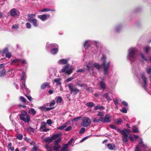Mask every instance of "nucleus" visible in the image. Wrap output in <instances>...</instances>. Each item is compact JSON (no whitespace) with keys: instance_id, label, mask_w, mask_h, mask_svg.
I'll return each mask as SVG.
<instances>
[{"instance_id":"5","label":"nucleus","mask_w":151,"mask_h":151,"mask_svg":"<svg viewBox=\"0 0 151 151\" xmlns=\"http://www.w3.org/2000/svg\"><path fill=\"white\" fill-rule=\"evenodd\" d=\"M70 65L68 64L66 65L63 67V68L60 71V72H65L66 74L70 75L73 72L74 67L73 66H71L70 68L68 69Z\"/></svg>"},{"instance_id":"16","label":"nucleus","mask_w":151,"mask_h":151,"mask_svg":"<svg viewBox=\"0 0 151 151\" xmlns=\"http://www.w3.org/2000/svg\"><path fill=\"white\" fill-rule=\"evenodd\" d=\"M58 45L57 44H50L47 45V46H46V49H48V48H58Z\"/></svg>"},{"instance_id":"23","label":"nucleus","mask_w":151,"mask_h":151,"mask_svg":"<svg viewBox=\"0 0 151 151\" xmlns=\"http://www.w3.org/2000/svg\"><path fill=\"white\" fill-rule=\"evenodd\" d=\"M120 132L121 134L123 135V136H128V133L126 129H125L122 130H121Z\"/></svg>"},{"instance_id":"4","label":"nucleus","mask_w":151,"mask_h":151,"mask_svg":"<svg viewBox=\"0 0 151 151\" xmlns=\"http://www.w3.org/2000/svg\"><path fill=\"white\" fill-rule=\"evenodd\" d=\"M20 119L25 122H29L30 120V115L27 114V112L25 111H22L21 114L18 115Z\"/></svg>"},{"instance_id":"28","label":"nucleus","mask_w":151,"mask_h":151,"mask_svg":"<svg viewBox=\"0 0 151 151\" xmlns=\"http://www.w3.org/2000/svg\"><path fill=\"white\" fill-rule=\"evenodd\" d=\"M151 47L148 46L145 47L144 50L146 53L147 54L148 53L149 51L150 50Z\"/></svg>"},{"instance_id":"6","label":"nucleus","mask_w":151,"mask_h":151,"mask_svg":"<svg viewBox=\"0 0 151 151\" xmlns=\"http://www.w3.org/2000/svg\"><path fill=\"white\" fill-rule=\"evenodd\" d=\"M71 94L73 93L74 95H76L80 91V90L74 87L73 83H70L68 85Z\"/></svg>"},{"instance_id":"3","label":"nucleus","mask_w":151,"mask_h":151,"mask_svg":"<svg viewBox=\"0 0 151 151\" xmlns=\"http://www.w3.org/2000/svg\"><path fill=\"white\" fill-rule=\"evenodd\" d=\"M86 67L87 70L89 71L91 74H93L94 72V68H95L98 69H100L101 68V65L99 63H95L93 64L91 62L89 63L87 65Z\"/></svg>"},{"instance_id":"35","label":"nucleus","mask_w":151,"mask_h":151,"mask_svg":"<svg viewBox=\"0 0 151 151\" xmlns=\"http://www.w3.org/2000/svg\"><path fill=\"white\" fill-rule=\"evenodd\" d=\"M6 70L3 69L1 71H0V77H3L5 75Z\"/></svg>"},{"instance_id":"31","label":"nucleus","mask_w":151,"mask_h":151,"mask_svg":"<svg viewBox=\"0 0 151 151\" xmlns=\"http://www.w3.org/2000/svg\"><path fill=\"white\" fill-rule=\"evenodd\" d=\"M26 130L29 133H31L34 132V129L30 127H29L26 129Z\"/></svg>"},{"instance_id":"9","label":"nucleus","mask_w":151,"mask_h":151,"mask_svg":"<svg viewBox=\"0 0 151 151\" xmlns=\"http://www.w3.org/2000/svg\"><path fill=\"white\" fill-rule=\"evenodd\" d=\"M111 117L109 114H106L105 117H99V120L104 123H108L110 122Z\"/></svg>"},{"instance_id":"30","label":"nucleus","mask_w":151,"mask_h":151,"mask_svg":"<svg viewBox=\"0 0 151 151\" xmlns=\"http://www.w3.org/2000/svg\"><path fill=\"white\" fill-rule=\"evenodd\" d=\"M61 80V79L60 78H58L55 79L54 81L56 83V84L57 85H60L61 84L60 81Z\"/></svg>"},{"instance_id":"1","label":"nucleus","mask_w":151,"mask_h":151,"mask_svg":"<svg viewBox=\"0 0 151 151\" xmlns=\"http://www.w3.org/2000/svg\"><path fill=\"white\" fill-rule=\"evenodd\" d=\"M137 51V49L134 47H132L128 49L127 59L130 63L133 62L136 60Z\"/></svg>"},{"instance_id":"13","label":"nucleus","mask_w":151,"mask_h":151,"mask_svg":"<svg viewBox=\"0 0 151 151\" xmlns=\"http://www.w3.org/2000/svg\"><path fill=\"white\" fill-rule=\"evenodd\" d=\"M38 17L42 21L50 18V16L49 14H43L38 16Z\"/></svg>"},{"instance_id":"32","label":"nucleus","mask_w":151,"mask_h":151,"mask_svg":"<svg viewBox=\"0 0 151 151\" xmlns=\"http://www.w3.org/2000/svg\"><path fill=\"white\" fill-rule=\"evenodd\" d=\"M61 134H62L61 133H59L58 134H57L55 135H54L53 136H52V137L53 140L56 139V138H58L59 136H61Z\"/></svg>"},{"instance_id":"38","label":"nucleus","mask_w":151,"mask_h":151,"mask_svg":"<svg viewBox=\"0 0 151 151\" xmlns=\"http://www.w3.org/2000/svg\"><path fill=\"white\" fill-rule=\"evenodd\" d=\"M122 27L120 25H118L115 28V31L117 32H119L121 29Z\"/></svg>"},{"instance_id":"37","label":"nucleus","mask_w":151,"mask_h":151,"mask_svg":"<svg viewBox=\"0 0 151 151\" xmlns=\"http://www.w3.org/2000/svg\"><path fill=\"white\" fill-rule=\"evenodd\" d=\"M86 105L89 107H92L94 106L95 104L92 102H89L87 103Z\"/></svg>"},{"instance_id":"40","label":"nucleus","mask_w":151,"mask_h":151,"mask_svg":"<svg viewBox=\"0 0 151 151\" xmlns=\"http://www.w3.org/2000/svg\"><path fill=\"white\" fill-rule=\"evenodd\" d=\"M62 99L60 96H58L57 99L56 103H60L62 101Z\"/></svg>"},{"instance_id":"59","label":"nucleus","mask_w":151,"mask_h":151,"mask_svg":"<svg viewBox=\"0 0 151 151\" xmlns=\"http://www.w3.org/2000/svg\"><path fill=\"white\" fill-rule=\"evenodd\" d=\"M85 130V129L84 127H82L80 129L79 132L80 134H82L84 132Z\"/></svg>"},{"instance_id":"41","label":"nucleus","mask_w":151,"mask_h":151,"mask_svg":"<svg viewBox=\"0 0 151 151\" xmlns=\"http://www.w3.org/2000/svg\"><path fill=\"white\" fill-rule=\"evenodd\" d=\"M47 125V123L45 122H42L40 127V129L44 128Z\"/></svg>"},{"instance_id":"47","label":"nucleus","mask_w":151,"mask_h":151,"mask_svg":"<svg viewBox=\"0 0 151 151\" xmlns=\"http://www.w3.org/2000/svg\"><path fill=\"white\" fill-rule=\"evenodd\" d=\"M66 127V125L64 124L58 128V129L60 130H63Z\"/></svg>"},{"instance_id":"27","label":"nucleus","mask_w":151,"mask_h":151,"mask_svg":"<svg viewBox=\"0 0 151 151\" xmlns=\"http://www.w3.org/2000/svg\"><path fill=\"white\" fill-rule=\"evenodd\" d=\"M68 146L67 145L64 144L61 148V151H68Z\"/></svg>"},{"instance_id":"26","label":"nucleus","mask_w":151,"mask_h":151,"mask_svg":"<svg viewBox=\"0 0 151 151\" xmlns=\"http://www.w3.org/2000/svg\"><path fill=\"white\" fill-rule=\"evenodd\" d=\"M54 149L55 150L57 151L59 149L60 146V145H58V143H56L55 142H54Z\"/></svg>"},{"instance_id":"17","label":"nucleus","mask_w":151,"mask_h":151,"mask_svg":"<svg viewBox=\"0 0 151 151\" xmlns=\"http://www.w3.org/2000/svg\"><path fill=\"white\" fill-rule=\"evenodd\" d=\"M140 55L142 58L145 61L149 62V61L151 62V55L149 56V59H147L142 53L140 54Z\"/></svg>"},{"instance_id":"45","label":"nucleus","mask_w":151,"mask_h":151,"mask_svg":"<svg viewBox=\"0 0 151 151\" xmlns=\"http://www.w3.org/2000/svg\"><path fill=\"white\" fill-rule=\"evenodd\" d=\"M100 86L101 88L103 89H104L105 88L106 84L104 82L101 81L100 83Z\"/></svg>"},{"instance_id":"36","label":"nucleus","mask_w":151,"mask_h":151,"mask_svg":"<svg viewBox=\"0 0 151 151\" xmlns=\"http://www.w3.org/2000/svg\"><path fill=\"white\" fill-rule=\"evenodd\" d=\"M53 140L52 137H48L46 138L45 139V141L46 142H49L50 143Z\"/></svg>"},{"instance_id":"49","label":"nucleus","mask_w":151,"mask_h":151,"mask_svg":"<svg viewBox=\"0 0 151 151\" xmlns=\"http://www.w3.org/2000/svg\"><path fill=\"white\" fill-rule=\"evenodd\" d=\"M133 132H134L136 133L138 131V130L137 127L135 126H133L132 128Z\"/></svg>"},{"instance_id":"54","label":"nucleus","mask_w":151,"mask_h":151,"mask_svg":"<svg viewBox=\"0 0 151 151\" xmlns=\"http://www.w3.org/2000/svg\"><path fill=\"white\" fill-rule=\"evenodd\" d=\"M62 139V138L61 137H60L57 139L55 141H54V142L58 144L61 141Z\"/></svg>"},{"instance_id":"44","label":"nucleus","mask_w":151,"mask_h":151,"mask_svg":"<svg viewBox=\"0 0 151 151\" xmlns=\"http://www.w3.org/2000/svg\"><path fill=\"white\" fill-rule=\"evenodd\" d=\"M20 101L23 103H25L26 102V99L22 96H20Z\"/></svg>"},{"instance_id":"63","label":"nucleus","mask_w":151,"mask_h":151,"mask_svg":"<svg viewBox=\"0 0 151 151\" xmlns=\"http://www.w3.org/2000/svg\"><path fill=\"white\" fill-rule=\"evenodd\" d=\"M72 129V127L71 126H69L65 128V130L66 131H68L71 130Z\"/></svg>"},{"instance_id":"20","label":"nucleus","mask_w":151,"mask_h":151,"mask_svg":"<svg viewBox=\"0 0 151 151\" xmlns=\"http://www.w3.org/2000/svg\"><path fill=\"white\" fill-rule=\"evenodd\" d=\"M68 62V60L65 59H61L58 61V63L59 64H66Z\"/></svg>"},{"instance_id":"12","label":"nucleus","mask_w":151,"mask_h":151,"mask_svg":"<svg viewBox=\"0 0 151 151\" xmlns=\"http://www.w3.org/2000/svg\"><path fill=\"white\" fill-rule=\"evenodd\" d=\"M93 42L94 43H95L96 45L98 44L99 43V42L97 41H92L89 40H87L84 43V47H88L90 45L91 43Z\"/></svg>"},{"instance_id":"25","label":"nucleus","mask_w":151,"mask_h":151,"mask_svg":"<svg viewBox=\"0 0 151 151\" xmlns=\"http://www.w3.org/2000/svg\"><path fill=\"white\" fill-rule=\"evenodd\" d=\"M58 48H52L51 49L50 52L52 54H55L58 52Z\"/></svg>"},{"instance_id":"2","label":"nucleus","mask_w":151,"mask_h":151,"mask_svg":"<svg viewBox=\"0 0 151 151\" xmlns=\"http://www.w3.org/2000/svg\"><path fill=\"white\" fill-rule=\"evenodd\" d=\"M101 60L102 61L101 65L103 69L104 74V75H107L109 73V68L110 66L111 62L109 61L107 63L106 62V57L104 54L102 55Z\"/></svg>"},{"instance_id":"48","label":"nucleus","mask_w":151,"mask_h":151,"mask_svg":"<svg viewBox=\"0 0 151 151\" xmlns=\"http://www.w3.org/2000/svg\"><path fill=\"white\" fill-rule=\"evenodd\" d=\"M51 9L49 8H44L40 10V12H47L50 11Z\"/></svg>"},{"instance_id":"51","label":"nucleus","mask_w":151,"mask_h":151,"mask_svg":"<svg viewBox=\"0 0 151 151\" xmlns=\"http://www.w3.org/2000/svg\"><path fill=\"white\" fill-rule=\"evenodd\" d=\"M73 140H74V138H71L69 140L68 143L67 144H66L67 145V146H68V145H71Z\"/></svg>"},{"instance_id":"15","label":"nucleus","mask_w":151,"mask_h":151,"mask_svg":"<svg viewBox=\"0 0 151 151\" xmlns=\"http://www.w3.org/2000/svg\"><path fill=\"white\" fill-rule=\"evenodd\" d=\"M141 78L142 79V83L143 84L144 87H146L147 85V78L144 74H141Z\"/></svg>"},{"instance_id":"53","label":"nucleus","mask_w":151,"mask_h":151,"mask_svg":"<svg viewBox=\"0 0 151 151\" xmlns=\"http://www.w3.org/2000/svg\"><path fill=\"white\" fill-rule=\"evenodd\" d=\"M74 77H71L70 78H68L65 80V81L67 82H69L70 81H71L73 79Z\"/></svg>"},{"instance_id":"19","label":"nucleus","mask_w":151,"mask_h":151,"mask_svg":"<svg viewBox=\"0 0 151 151\" xmlns=\"http://www.w3.org/2000/svg\"><path fill=\"white\" fill-rule=\"evenodd\" d=\"M35 14H30L28 16V20L29 22H30L35 19Z\"/></svg>"},{"instance_id":"24","label":"nucleus","mask_w":151,"mask_h":151,"mask_svg":"<svg viewBox=\"0 0 151 151\" xmlns=\"http://www.w3.org/2000/svg\"><path fill=\"white\" fill-rule=\"evenodd\" d=\"M142 146L144 151H151V148L148 147L146 145H143Z\"/></svg>"},{"instance_id":"11","label":"nucleus","mask_w":151,"mask_h":151,"mask_svg":"<svg viewBox=\"0 0 151 151\" xmlns=\"http://www.w3.org/2000/svg\"><path fill=\"white\" fill-rule=\"evenodd\" d=\"M10 15L12 16H19V11L15 9H13L10 11Z\"/></svg>"},{"instance_id":"60","label":"nucleus","mask_w":151,"mask_h":151,"mask_svg":"<svg viewBox=\"0 0 151 151\" xmlns=\"http://www.w3.org/2000/svg\"><path fill=\"white\" fill-rule=\"evenodd\" d=\"M115 104L116 105V108H117L118 104V100L117 99H115L113 100Z\"/></svg>"},{"instance_id":"33","label":"nucleus","mask_w":151,"mask_h":151,"mask_svg":"<svg viewBox=\"0 0 151 151\" xmlns=\"http://www.w3.org/2000/svg\"><path fill=\"white\" fill-rule=\"evenodd\" d=\"M109 93H105V94H104V95H103V96L104 97H105L107 100L108 101H111V99L110 98V97H109Z\"/></svg>"},{"instance_id":"22","label":"nucleus","mask_w":151,"mask_h":151,"mask_svg":"<svg viewBox=\"0 0 151 151\" xmlns=\"http://www.w3.org/2000/svg\"><path fill=\"white\" fill-rule=\"evenodd\" d=\"M28 112L29 114H31L33 115H34L36 113V111L35 110V109L32 108H30Z\"/></svg>"},{"instance_id":"57","label":"nucleus","mask_w":151,"mask_h":151,"mask_svg":"<svg viewBox=\"0 0 151 151\" xmlns=\"http://www.w3.org/2000/svg\"><path fill=\"white\" fill-rule=\"evenodd\" d=\"M5 55L6 57V58H10L12 56V55L11 53L9 52L7 53L6 54H5Z\"/></svg>"},{"instance_id":"50","label":"nucleus","mask_w":151,"mask_h":151,"mask_svg":"<svg viewBox=\"0 0 151 151\" xmlns=\"http://www.w3.org/2000/svg\"><path fill=\"white\" fill-rule=\"evenodd\" d=\"M128 136H123L122 137V139L123 140V142L126 143L128 141Z\"/></svg>"},{"instance_id":"29","label":"nucleus","mask_w":151,"mask_h":151,"mask_svg":"<svg viewBox=\"0 0 151 151\" xmlns=\"http://www.w3.org/2000/svg\"><path fill=\"white\" fill-rule=\"evenodd\" d=\"M114 123L117 124H120L122 122V120L120 119H116L114 120Z\"/></svg>"},{"instance_id":"61","label":"nucleus","mask_w":151,"mask_h":151,"mask_svg":"<svg viewBox=\"0 0 151 151\" xmlns=\"http://www.w3.org/2000/svg\"><path fill=\"white\" fill-rule=\"evenodd\" d=\"M3 54H6L8 52V49L7 48H5L3 51Z\"/></svg>"},{"instance_id":"56","label":"nucleus","mask_w":151,"mask_h":151,"mask_svg":"<svg viewBox=\"0 0 151 151\" xmlns=\"http://www.w3.org/2000/svg\"><path fill=\"white\" fill-rule=\"evenodd\" d=\"M49 71L50 72V74H51L52 75L53 73H55V70L53 68H50L49 70Z\"/></svg>"},{"instance_id":"46","label":"nucleus","mask_w":151,"mask_h":151,"mask_svg":"<svg viewBox=\"0 0 151 151\" xmlns=\"http://www.w3.org/2000/svg\"><path fill=\"white\" fill-rule=\"evenodd\" d=\"M104 107L102 106H97L95 107L94 109L97 110L99 109H104Z\"/></svg>"},{"instance_id":"7","label":"nucleus","mask_w":151,"mask_h":151,"mask_svg":"<svg viewBox=\"0 0 151 151\" xmlns=\"http://www.w3.org/2000/svg\"><path fill=\"white\" fill-rule=\"evenodd\" d=\"M25 73L24 72H22V76L21 77L20 79L22 81L21 82V88L23 89V91L25 93V91H26V90L27 89L26 88L25 85Z\"/></svg>"},{"instance_id":"42","label":"nucleus","mask_w":151,"mask_h":151,"mask_svg":"<svg viewBox=\"0 0 151 151\" xmlns=\"http://www.w3.org/2000/svg\"><path fill=\"white\" fill-rule=\"evenodd\" d=\"M45 147L47 150V151H51V148L48 145H46Z\"/></svg>"},{"instance_id":"14","label":"nucleus","mask_w":151,"mask_h":151,"mask_svg":"<svg viewBox=\"0 0 151 151\" xmlns=\"http://www.w3.org/2000/svg\"><path fill=\"white\" fill-rule=\"evenodd\" d=\"M21 60L19 59H16L13 60L10 63V64L11 65H14L16 66L19 65L21 62Z\"/></svg>"},{"instance_id":"34","label":"nucleus","mask_w":151,"mask_h":151,"mask_svg":"<svg viewBox=\"0 0 151 151\" xmlns=\"http://www.w3.org/2000/svg\"><path fill=\"white\" fill-rule=\"evenodd\" d=\"M30 22L32 23L33 25L35 27H37L38 26L37 22L36 19H35Z\"/></svg>"},{"instance_id":"55","label":"nucleus","mask_w":151,"mask_h":151,"mask_svg":"<svg viewBox=\"0 0 151 151\" xmlns=\"http://www.w3.org/2000/svg\"><path fill=\"white\" fill-rule=\"evenodd\" d=\"M23 136L21 134H18L16 136V138L17 139L21 140L22 139Z\"/></svg>"},{"instance_id":"39","label":"nucleus","mask_w":151,"mask_h":151,"mask_svg":"<svg viewBox=\"0 0 151 151\" xmlns=\"http://www.w3.org/2000/svg\"><path fill=\"white\" fill-rule=\"evenodd\" d=\"M146 71L148 74H151V67H148L146 68Z\"/></svg>"},{"instance_id":"8","label":"nucleus","mask_w":151,"mask_h":151,"mask_svg":"<svg viewBox=\"0 0 151 151\" xmlns=\"http://www.w3.org/2000/svg\"><path fill=\"white\" fill-rule=\"evenodd\" d=\"M91 124V122L89 119L86 117H84L83 119L81 124L82 126L85 127H88Z\"/></svg>"},{"instance_id":"21","label":"nucleus","mask_w":151,"mask_h":151,"mask_svg":"<svg viewBox=\"0 0 151 151\" xmlns=\"http://www.w3.org/2000/svg\"><path fill=\"white\" fill-rule=\"evenodd\" d=\"M107 147L109 150H113L115 147L114 144L113 143H109L108 144Z\"/></svg>"},{"instance_id":"64","label":"nucleus","mask_w":151,"mask_h":151,"mask_svg":"<svg viewBox=\"0 0 151 151\" xmlns=\"http://www.w3.org/2000/svg\"><path fill=\"white\" fill-rule=\"evenodd\" d=\"M55 104V101L54 100H53L50 104V108H52L51 107L54 106Z\"/></svg>"},{"instance_id":"58","label":"nucleus","mask_w":151,"mask_h":151,"mask_svg":"<svg viewBox=\"0 0 151 151\" xmlns=\"http://www.w3.org/2000/svg\"><path fill=\"white\" fill-rule=\"evenodd\" d=\"M26 26L27 28L29 29L31 28V25L29 22H27L26 24Z\"/></svg>"},{"instance_id":"62","label":"nucleus","mask_w":151,"mask_h":151,"mask_svg":"<svg viewBox=\"0 0 151 151\" xmlns=\"http://www.w3.org/2000/svg\"><path fill=\"white\" fill-rule=\"evenodd\" d=\"M121 111L123 113H126L127 112V110L126 108H124L122 110H121Z\"/></svg>"},{"instance_id":"52","label":"nucleus","mask_w":151,"mask_h":151,"mask_svg":"<svg viewBox=\"0 0 151 151\" xmlns=\"http://www.w3.org/2000/svg\"><path fill=\"white\" fill-rule=\"evenodd\" d=\"M92 120L93 122L95 123L99 122V121H100V120H99V117L98 119L94 118H93L92 119Z\"/></svg>"},{"instance_id":"18","label":"nucleus","mask_w":151,"mask_h":151,"mask_svg":"<svg viewBox=\"0 0 151 151\" xmlns=\"http://www.w3.org/2000/svg\"><path fill=\"white\" fill-rule=\"evenodd\" d=\"M54 108H46L45 105H43L42 106H40L39 107V109H40L42 111H49L51 109H52Z\"/></svg>"},{"instance_id":"10","label":"nucleus","mask_w":151,"mask_h":151,"mask_svg":"<svg viewBox=\"0 0 151 151\" xmlns=\"http://www.w3.org/2000/svg\"><path fill=\"white\" fill-rule=\"evenodd\" d=\"M143 141L142 139H140L139 141V145H137L135 147V151H141V147L142 148V145H145L143 143Z\"/></svg>"},{"instance_id":"43","label":"nucleus","mask_w":151,"mask_h":151,"mask_svg":"<svg viewBox=\"0 0 151 151\" xmlns=\"http://www.w3.org/2000/svg\"><path fill=\"white\" fill-rule=\"evenodd\" d=\"M48 84L47 83H43L42 85L41 86V89H44L46 87L48 86Z\"/></svg>"}]
</instances>
